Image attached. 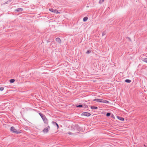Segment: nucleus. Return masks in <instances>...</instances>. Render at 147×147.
I'll return each mask as SVG.
<instances>
[{"instance_id": "obj_11", "label": "nucleus", "mask_w": 147, "mask_h": 147, "mask_svg": "<svg viewBox=\"0 0 147 147\" xmlns=\"http://www.w3.org/2000/svg\"><path fill=\"white\" fill-rule=\"evenodd\" d=\"M56 40L59 43H61V40L59 38H56Z\"/></svg>"}, {"instance_id": "obj_17", "label": "nucleus", "mask_w": 147, "mask_h": 147, "mask_svg": "<svg viewBox=\"0 0 147 147\" xmlns=\"http://www.w3.org/2000/svg\"><path fill=\"white\" fill-rule=\"evenodd\" d=\"M143 61L146 63H147V58L144 59H143Z\"/></svg>"}, {"instance_id": "obj_4", "label": "nucleus", "mask_w": 147, "mask_h": 147, "mask_svg": "<svg viewBox=\"0 0 147 147\" xmlns=\"http://www.w3.org/2000/svg\"><path fill=\"white\" fill-rule=\"evenodd\" d=\"M50 129V127L49 125H48L46 127H45L43 130L42 132L45 134L47 133L49 131Z\"/></svg>"}, {"instance_id": "obj_2", "label": "nucleus", "mask_w": 147, "mask_h": 147, "mask_svg": "<svg viewBox=\"0 0 147 147\" xmlns=\"http://www.w3.org/2000/svg\"><path fill=\"white\" fill-rule=\"evenodd\" d=\"M39 114L42 119L44 123L46 124H48V120L46 117L40 113H39Z\"/></svg>"}, {"instance_id": "obj_21", "label": "nucleus", "mask_w": 147, "mask_h": 147, "mask_svg": "<svg viewBox=\"0 0 147 147\" xmlns=\"http://www.w3.org/2000/svg\"><path fill=\"white\" fill-rule=\"evenodd\" d=\"M91 53V51L90 50H88L86 52V53L87 54L89 53Z\"/></svg>"}, {"instance_id": "obj_8", "label": "nucleus", "mask_w": 147, "mask_h": 147, "mask_svg": "<svg viewBox=\"0 0 147 147\" xmlns=\"http://www.w3.org/2000/svg\"><path fill=\"white\" fill-rule=\"evenodd\" d=\"M102 99H95L93 100L94 101H96L98 102H101Z\"/></svg>"}, {"instance_id": "obj_9", "label": "nucleus", "mask_w": 147, "mask_h": 147, "mask_svg": "<svg viewBox=\"0 0 147 147\" xmlns=\"http://www.w3.org/2000/svg\"><path fill=\"white\" fill-rule=\"evenodd\" d=\"M23 10V9L21 8H18L15 10V11L18 12L22 11Z\"/></svg>"}, {"instance_id": "obj_7", "label": "nucleus", "mask_w": 147, "mask_h": 147, "mask_svg": "<svg viewBox=\"0 0 147 147\" xmlns=\"http://www.w3.org/2000/svg\"><path fill=\"white\" fill-rule=\"evenodd\" d=\"M51 123L54 125H56L57 126V129H58L59 128V125L55 121H52L51 122Z\"/></svg>"}, {"instance_id": "obj_16", "label": "nucleus", "mask_w": 147, "mask_h": 147, "mask_svg": "<svg viewBox=\"0 0 147 147\" xmlns=\"http://www.w3.org/2000/svg\"><path fill=\"white\" fill-rule=\"evenodd\" d=\"M91 108L92 109H97L98 108L97 107H94V106H91Z\"/></svg>"}, {"instance_id": "obj_1", "label": "nucleus", "mask_w": 147, "mask_h": 147, "mask_svg": "<svg viewBox=\"0 0 147 147\" xmlns=\"http://www.w3.org/2000/svg\"><path fill=\"white\" fill-rule=\"evenodd\" d=\"M72 127V129L71 131L74 134H76L77 133H78V131H80V128L78 126L74 127Z\"/></svg>"}, {"instance_id": "obj_13", "label": "nucleus", "mask_w": 147, "mask_h": 147, "mask_svg": "<svg viewBox=\"0 0 147 147\" xmlns=\"http://www.w3.org/2000/svg\"><path fill=\"white\" fill-rule=\"evenodd\" d=\"M125 82H126L127 83H129L131 82V81L129 79H127L125 80Z\"/></svg>"}, {"instance_id": "obj_23", "label": "nucleus", "mask_w": 147, "mask_h": 147, "mask_svg": "<svg viewBox=\"0 0 147 147\" xmlns=\"http://www.w3.org/2000/svg\"><path fill=\"white\" fill-rule=\"evenodd\" d=\"M68 134L69 135H72L73 134V133H72V132H69L68 133Z\"/></svg>"}, {"instance_id": "obj_18", "label": "nucleus", "mask_w": 147, "mask_h": 147, "mask_svg": "<svg viewBox=\"0 0 147 147\" xmlns=\"http://www.w3.org/2000/svg\"><path fill=\"white\" fill-rule=\"evenodd\" d=\"M105 0H100L99 3H100L101 4Z\"/></svg>"}, {"instance_id": "obj_10", "label": "nucleus", "mask_w": 147, "mask_h": 147, "mask_svg": "<svg viewBox=\"0 0 147 147\" xmlns=\"http://www.w3.org/2000/svg\"><path fill=\"white\" fill-rule=\"evenodd\" d=\"M117 118L119 119V120L121 121H123L124 120V118H123V117H119V116H117Z\"/></svg>"}, {"instance_id": "obj_19", "label": "nucleus", "mask_w": 147, "mask_h": 147, "mask_svg": "<svg viewBox=\"0 0 147 147\" xmlns=\"http://www.w3.org/2000/svg\"><path fill=\"white\" fill-rule=\"evenodd\" d=\"M111 115V114L110 113H107V114H106V116L107 117H108V116H110Z\"/></svg>"}, {"instance_id": "obj_5", "label": "nucleus", "mask_w": 147, "mask_h": 147, "mask_svg": "<svg viewBox=\"0 0 147 147\" xmlns=\"http://www.w3.org/2000/svg\"><path fill=\"white\" fill-rule=\"evenodd\" d=\"M49 10L50 11L53 12L54 13H56L57 14L60 13V12L58 11H57L56 9H49Z\"/></svg>"}, {"instance_id": "obj_15", "label": "nucleus", "mask_w": 147, "mask_h": 147, "mask_svg": "<svg viewBox=\"0 0 147 147\" xmlns=\"http://www.w3.org/2000/svg\"><path fill=\"white\" fill-rule=\"evenodd\" d=\"M9 81L11 83H13L15 82V80L14 79H11Z\"/></svg>"}, {"instance_id": "obj_20", "label": "nucleus", "mask_w": 147, "mask_h": 147, "mask_svg": "<svg viewBox=\"0 0 147 147\" xmlns=\"http://www.w3.org/2000/svg\"><path fill=\"white\" fill-rule=\"evenodd\" d=\"M82 107V105H79L77 106V107Z\"/></svg>"}, {"instance_id": "obj_24", "label": "nucleus", "mask_w": 147, "mask_h": 147, "mask_svg": "<svg viewBox=\"0 0 147 147\" xmlns=\"http://www.w3.org/2000/svg\"><path fill=\"white\" fill-rule=\"evenodd\" d=\"M144 146H145V145H144Z\"/></svg>"}, {"instance_id": "obj_3", "label": "nucleus", "mask_w": 147, "mask_h": 147, "mask_svg": "<svg viewBox=\"0 0 147 147\" xmlns=\"http://www.w3.org/2000/svg\"><path fill=\"white\" fill-rule=\"evenodd\" d=\"M11 131H12L13 132L16 133L17 134H18L22 132L21 130L19 131H17L16 129H15L14 127H11Z\"/></svg>"}, {"instance_id": "obj_22", "label": "nucleus", "mask_w": 147, "mask_h": 147, "mask_svg": "<svg viewBox=\"0 0 147 147\" xmlns=\"http://www.w3.org/2000/svg\"><path fill=\"white\" fill-rule=\"evenodd\" d=\"M4 88L3 87H1L0 88V90L1 91H3V90Z\"/></svg>"}, {"instance_id": "obj_14", "label": "nucleus", "mask_w": 147, "mask_h": 147, "mask_svg": "<svg viewBox=\"0 0 147 147\" xmlns=\"http://www.w3.org/2000/svg\"><path fill=\"white\" fill-rule=\"evenodd\" d=\"M88 17H84L83 18V21L84 22H86L88 20Z\"/></svg>"}, {"instance_id": "obj_6", "label": "nucleus", "mask_w": 147, "mask_h": 147, "mask_svg": "<svg viewBox=\"0 0 147 147\" xmlns=\"http://www.w3.org/2000/svg\"><path fill=\"white\" fill-rule=\"evenodd\" d=\"M82 115L86 116H89L90 115V114L89 113L85 112L82 114Z\"/></svg>"}, {"instance_id": "obj_12", "label": "nucleus", "mask_w": 147, "mask_h": 147, "mask_svg": "<svg viewBox=\"0 0 147 147\" xmlns=\"http://www.w3.org/2000/svg\"><path fill=\"white\" fill-rule=\"evenodd\" d=\"M101 102L107 103H109V102L107 100H103L102 99Z\"/></svg>"}]
</instances>
